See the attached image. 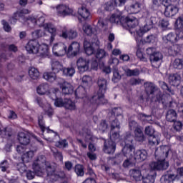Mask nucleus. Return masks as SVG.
<instances>
[{
    "instance_id": "4",
    "label": "nucleus",
    "mask_w": 183,
    "mask_h": 183,
    "mask_svg": "<svg viewBox=\"0 0 183 183\" xmlns=\"http://www.w3.org/2000/svg\"><path fill=\"white\" fill-rule=\"evenodd\" d=\"M123 147L122 152L128 157L129 155H132L131 152H134L133 159L135 162H142V161H145L148 157V153L145 149H139L135 151V147H134V136L131 134H127L124 139V144L121 143Z\"/></svg>"
},
{
    "instance_id": "59",
    "label": "nucleus",
    "mask_w": 183,
    "mask_h": 183,
    "mask_svg": "<svg viewBox=\"0 0 183 183\" xmlns=\"http://www.w3.org/2000/svg\"><path fill=\"white\" fill-rule=\"evenodd\" d=\"M182 127H183L182 122H181L180 121L174 122L173 125L174 129H175V131H177V132H179V131L182 129Z\"/></svg>"
},
{
    "instance_id": "28",
    "label": "nucleus",
    "mask_w": 183,
    "mask_h": 183,
    "mask_svg": "<svg viewBox=\"0 0 183 183\" xmlns=\"http://www.w3.org/2000/svg\"><path fill=\"white\" fill-rule=\"evenodd\" d=\"M168 82L172 86H178L181 84V76L178 74H170Z\"/></svg>"
},
{
    "instance_id": "7",
    "label": "nucleus",
    "mask_w": 183,
    "mask_h": 183,
    "mask_svg": "<svg viewBox=\"0 0 183 183\" xmlns=\"http://www.w3.org/2000/svg\"><path fill=\"white\" fill-rule=\"evenodd\" d=\"M83 32L87 36H95L94 42H89L87 40L84 41V48L86 55H92L95 52V49L99 46V41L97 38V29L93 28L92 25L85 24L82 26Z\"/></svg>"
},
{
    "instance_id": "24",
    "label": "nucleus",
    "mask_w": 183,
    "mask_h": 183,
    "mask_svg": "<svg viewBox=\"0 0 183 183\" xmlns=\"http://www.w3.org/2000/svg\"><path fill=\"white\" fill-rule=\"evenodd\" d=\"M179 8L178 7V4L174 3V4H170L164 9V15L167 18H172L178 14Z\"/></svg>"
},
{
    "instance_id": "14",
    "label": "nucleus",
    "mask_w": 183,
    "mask_h": 183,
    "mask_svg": "<svg viewBox=\"0 0 183 183\" xmlns=\"http://www.w3.org/2000/svg\"><path fill=\"white\" fill-rule=\"evenodd\" d=\"M54 105L58 108H62V107H64L66 109H70V111H75V109H76V106L72 100L68 99H64L63 100L61 97H57L56 99Z\"/></svg>"
},
{
    "instance_id": "37",
    "label": "nucleus",
    "mask_w": 183,
    "mask_h": 183,
    "mask_svg": "<svg viewBox=\"0 0 183 183\" xmlns=\"http://www.w3.org/2000/svg\"><path fill=\"white\" fill-rule=\"evenodd\" d=\"M134 135L136 141H138L139 142H142V141H144V132H142V129H141V127H137L134 130Z\"/></svg>"
},
{
    "instance_id": "33",
    "label": "nucleus",
    "mask_w": 183,
    "mask_h": 183,
    "mask_svg": "<svg viewBox=\"0 0 183 183\" xmlns=\"http://www.w3.org/2000/svg\"><path fill=\"white\" fill-rule=\"evenodd\" d=\"M51 69L54 72V74H58L59 71H62L64 69V66L61 62L58 61L53 60L51 63Z\"/></svg>"
},
{
    "instance_id": "32",
    "label": "nucleus",
    "mask_w": 183,
    "mask_h": 183,
    "mask_svg": "<svg viewBox=\"0 0 183 183\" xmlns=\"http://www.w3.org/2000/svg\"><path fill=\"white\" fill-rule=\"evenodd\" d=\"M61 91L65 95H69V94H74V86H71L68 81H64L61 84Z\"/></svg>"
},
{
    "instance_id": "6",
    "label": "nucleus",
    "mask_w": 183,
    "mask_h": 183,
    "mask_svg": "<svg viewBox=\"0 0 183 183\" xmlns=\"http://www.w3.org/2000/svg\"><path fill=\"white\" fill-rule=\"evenodd\" d=\"M99 86L98 94H94L89 100V102L93 107L94 109L98 108V105H104L107 104L108 101L105 99L104 94L108 89V81L102 77L99 78L97 81Z\"/></svg>"
},
{
    "instance_id": "41",
    "label": "nucleus",
    "mask_w": 183,
    "mask_h": 183,
    "mask_svg": "<svg viewBox=\"0 0 183 183\" xmlns=\"http://www.w3.org/2000/svg\"><path fill=\"white\" fill-rule=\"evenodd\" d=\"M29 75L31 79H38L39 78V71L35 67H31L29 70Z\"/></svg>"
},
{
    "instance_id": "9",
    "label": "nucleus",
    "mask_w": 183,
    "mask_h": 183,
    "mask_svg": "<svg viewBox=\"0 0 183 183\" xmlns=\"http://www.w3.org/2000/svg\"><path fill=\"white\" fill-rule=\"evenodd\" d=\"M26 51L29 54H39L40 56H49V46L46 44H39L36 40H30L26 46Z\"/></svg>"
},
{
    "instance_id": "21",
    "label": "nucleus",
    "mask_w": 183,
    "mask_h": 183,
    "mask_svg": "<svg viewBox=\"0 0 183 183\" xmlns=\"http://www.w3.org/2000/svg\"><path fill=\"white\" fill-rule=\"evenodd\" d=\"M77 69L80 74H84L89 69V59L80 57L76 61Z\"/></svg>"
},
{
    "instance_id": "49",
    "label": "nucleus",
    "mask_w": 183,
    "mask_h": 183,
    "mask_svg": "<svg viewBox=\"0 0 183 183\" xmlns=\"http://www.w3.org/2000/svg\"><path fill=\"white\" fill-rule=\"evenodd\" d=\"M9 169V163H8V161L4 160L0 163V169L2 172H9V171H8Z\"/></svg>"
},
{
    "instance_id": "17",
    "label": "nucleus",
    "mask_w": 183,
    "mask_h": 183,
    "mask_svg": "<svg viewBox=\"0 0 183 183\" xmlns=\"http://www.w3.org/2000/svg\"><path fill=\"white\" fill-rule=\"evenodd\" d=\"M34 102L35 104H37V105H39L41 108H43V109L45 111L47 115H49V117H52V114H54V110H52V108H51V104L46 102L45 98L36 97L34 99Z\"/></svg>"
},
{
    "instance_id": "18",
    "label": "nucleus",
    "mask_w": 183,
    "mask_h": 183,
    "mask_svg": "<svg viewBox=\"0 0 183 183\" xmlns=\"http://www.w3.org/2000/svg\"><path fill=\"white\" fill-rule=\"evenodd\" d=\"M56 12L59 16H68V15H75L74 9L69 8L66 4H59L56 6Z\"/></svg>"
},
{
    "instance_id": "16",
    "label": "nucleus",
    "mask_w": 183,
    "mask_h": 183,
    "mask_svg": "<svg viewBox=\"0 0 183 183\" xmlns=\"http://www.w3.org/2000/svg\"><path fill=\"white\" fill-rule=\"evenodd\" d=\"M59 36L63 39H75L78 37V31L75 29H68L66 26H63Z\"/></svg>"
},
{
    "instance_id": "13",
    "label": "nucleus",
    "mask_w": 183,
    "mask_h": 183,
    "mask_svg": "<svg viewBox=\"0 0 183 183\" xmlns=\"http://www.w3.org/2000/svg\"><path fill=\"white\" fill-rule=\"evenodd\" d=\"M110 121H112L111 123V132H110V141H112L113 142H121V136L119 135V122H118V119H115L112 120L110 119Z\"/></svg>"
},
{
    "instance_id": "3",
    "label": "nucleus",
    "mask_w": 183,
    "mask_h": 183,
    "mask_svg": "<svg viewBox=\"0 0 183 183\" xmlns=\"http://www.w3.org/2000/svg\"><path fill=\"white\" fill-rule=\"evenodd\" d=\"M112 24H121L123 26H127L132 35L137 34V31L139 28V20L134 16H128L127 17L122 16V12L117 11L116 13L112 14L109 18Z\"/></svg>"
},
{
    "instance_id": "48",
    "label": "nucleus",
    "mask_w": 183,
    "mask_h": 183,
    "mask_svg": "<svg viewBox=\"0 0 183 183\" xmlns=\"http://www.w3.org/2000/svg\"><path fill=\"white\" fill-rule=\"evenodd\" d=\"M60 94L59 89H53L51 92H49V94H47L51 99H53V101H55L58 97L56 95H59Z\"/></svg>"
},
{
    "instance_id": "23",
    "label": "nucleus",
    "mask_w": 183,
    "mask_h": 183,
    "mask_svg": "<svg viewBox=\"0 0 183 183\" xmlns=\"http://www.w3.org/2000/svg\"><path fill=\"white\" fill-rule=\"evenodd\" d=\"M81 46L79 45V43L76 41H73L68 47L66 50V55L69 56V58H71V56H76L78 54H79Z\"/></svg>"
},
{
    "instance_id": "36",
    "label": "nucleus",
    "mask_w": 183,
    "mask_h": 183,
    "mask_svg": "<svg viewBox=\"0 0 183 183\" xmlns=\"http://www.w3.org/2000/svg\"><path fill=\"white\" fill-rule=\"evenodd\" d=\"M43 78L49 82H54L56 79V74H55V72L46 71L43 74Z\"/></svg>"
},
{
    "instance_id": "42",
    "label": "nucleus",
    "mask_w": 183,
    "mask_h": 183,
    "mask_svg": "<svg viewBox=\"0 0 183 183\" xmlns=\"http://www.w3.org/2000/svg\"><path fill=\"white\" fill-rule=\"evenodd\" d=\"M63 75L64 76H74L75 75V68L74 67H67V68H64L62 69Z\"/></svg>"
},
{
    "instance_id": "56",
    "label": "nucleus",
    "mask_w": 183,
    "mask_h": 183,
    "mask_svg": "<svg viewBox=\"0 0 183 183\" xmlns=\"http://www.w3.org/2000/svg\"><path fill=\"white\" fill-rule=\"evenodd\" d=\"M145 134L146 135H149V137H152L154 134H155V129L152 127V126H149L145 128Z\"/></svg>"
},
{
    "instance_id": "25",
    "label": "nucleus",
    "mask_w": 183,
    "mask_h": 183,
    "mask_svg": "<svg viewBox=\"0 0 183 183\" xmlns=\"http://www.w3.org/2000/svg\"><path fill=\"white\" fill-rule=\"evenodd\" d=\"M125 2H127V0H112L105 4L104 9L106 11H113V9H115V6H122L125 5Z\"/></svg>"
},
{
    "instance_id": "44",
    "label": "nucleus",
    "mask_w": 183,
    "mask_h": 183,
    "mask_svg": "<svg viewBox=\"0 0 183 183\" xmlns=\"http://www.w3.org/2000/svg\"><path fill=\"white\" fill-rule=\"evenodd\" d=\"M141 11V4L139 3H135L129 7V14H138Z\"/></svg>"
},
{
    "instance_id": "20",
    "label": "nucleus",
    "mask_w": 183,
    "mask_h": 183,
    "mask_svg": "<svg viewBox=\"0 0 183 183\" xmlns=\"http://www.w3.org/2000/svg\"><path fill=\"white\" fill-rule=\"evenodd\" d=\"M77 14L78 19L80 22H82V21H91L92 19V14H91L89 9L86 6H83L79 8Z\"/></svg>"
},
{
    "instance_id": "63",
    "label": "nucleus",
    "mask_w": 183,
    "mask_h": 183,
    "mask_svg": "<svg viewBox=\"0 0 183 183\" xmlns=\"http://www.w3.org/2000/svg\"><path fill=\"white\" fill-rule=\"evenodd\" d=\"M1 23H2L3 28H4V31H6V32H10V31L12 29L11 28V26H9V24H8V22L5 21V20H2Z\"/></svg>"
},
{
    "instance_id": "61",
    "label": "nucleus",
    "mask_w": 183,
    "mask_h": 183,
    "mask_svg": "<svg viewBox=\"0 0 183 183\" xmlns=\"http://www.w3.org/2000/svg\"><path fill=\"white\" fill-rule=\"evenodd\" d=\"M139 118L141 121H143V122H149V121H151V116H147L144 114H140Z\"/></svg>"
},
{
    "instance_id": "22",
    "label": "nucleus",
    "mask_w": 183,
    "mask_h": 183,
    "mask_svg": "<svg viewBox=\"0 0 183 183\" xmlns=\"http://www.w3.org/2000/svg\"><path fill=\"white\" fill-rule=\"evenodd\" d=\"M167 177L173 183H183V167L177 168V174H170Z\"/></svg>"
},
{
    "instance_id": "38",
    "label": "nucleus",
    "mask_w": 183,
    "mask_h": 183,
    "mask_svg": "<svg viewBox=\"0 0 183 183\" xmlns=\"http://www.w3.org/2000/svg\"><path fill=\"white\" fill-rule=\"evenodd\" d=\"M166 119L169 122H175L177 119V112L174 109H170L167 112Z\"/></svg>"
},
{
    "instance_id": "34",
    "label": "nucleus",
    "mask_w": 183,
    "mask_h": 183,
    "mask_svg": "<svg viewBox=\"0 0 183 183\" xmlns=\"http://www.w3.org/2000/svg\"><path fill=\"white\" fill-rule=\"evenodd\" d=\"M33 157H34V152L32 151L25 152L21 154V161L24 164L31 162V161H32Z\"/></svg>"
},
{
    "instance_id": "62",
    "label": "nucleus",
    "mask_w": 183,
    "mask_h": 183,
    "mask_svg": "<svg viewBox=\"0 0 183 183\" xmlns=\"http://www.w3.org/2000/svg\"><path fill=\"white\" fill-rule=\"evenodd\" d=\"M67 146H68V142L65 139L59 141L56 144V147H58V148H65Z\"/></svg>"
},
{
    "instance_id": "64",
    "label": "nucleus",
    "mask_w": 183,
    "mask_h": 183,
    "mask_svg": "<svg viewBox=\"0 0 183 183\" xmlns=\"http://www.w3.org/2000/svg\"><path fill=\"white\" fill-rule=\"evenodd\" d=\"M114 77H113V81L114 82H118L119 79H121V76L119 75V73L118 72L117 69H114Z\"/></svg>"
},
{
    "instance_id": "47",
    "label": "nucleus",
    "mask_w": 183,
    "mask_h": 183,
    "mask_svg": "<svg viewBox=\"0 0 183 183\" xmlns=\"http://www.w3.org/2000/svg\"><path fill=\"white\" fill-rule=\"evenodd\" d=\"M124 72L127 74V76H138V75H139V70H138V69L134 70L127 69L124 70Z\"/></svg>"
},
{
    "instance_id": "53",
    "label": "nucleus",
    "mask_w": 183,
    "mask_h": 183,
    "mask_svg": "<svg viewBox=\"0 0 183 183\" xmlns=\"http://www.w3.org/2000/svg\"><path fill=\"white\" fill-rule=\"evenodd\" d=\"M31 35L34 39H36L44 36V35H45V32H44L42 30H36L31 33Z\"/></svg>"
},
{
    "instance_id": "57",
    "label": "nucleus",
    "mask_w": 183,
    "mask_h": 183,
    "mask_svg": "<svg viewBox=\"0 0 183 183\" xmlns=\"http://www.w3.org/2000/svg\"><path fill=\"white\" fill-rule=\"evenodd\" d=\"M99 131H102V132H105L108 129V124L105 120L101 122L100 124L98 127Z\"/></svg>"
},
{
    "instance_id": "26",
    "label": "nucleus",
    "mask_w": 183,
    "mask_h": 183,
    "mask_svg": "<svg viewBox=\"0 0 183 183\" xmlns=\"http://www.w3.org/2000/svg\"><path fill=\"white\" fill-rule=\"evenodd\" d=\"M117 144H115V142L108 140L104 142L103 151L106 154H114V152H115Z\"/></svg>"
},
{
    "instance_id": "31",
    "label": "nucleus",
    "mask_w": 183,
    "mask_h": 183,
    "mask_svg": "<svg viewBox=\"0 0 183 183\" xmlns=\"http://www.w3.org/2000/svg\"><path fill=\"white\" fill-rule=\"evenodd\" d=\"M129 175L133 179H135V181H141V179H144V176H142L141 170L138 168L131 169L129 171Z\"/></svg>"
},
{
    "instance_id": "39",
    "label": "nucleus",
    "mask_w": 183,
    "mask_h": 183,
    "mask_svg": "<svg viewBox=\"0 0 183 183\" xmlns=\"http://www.w3.org/2000/svg\"><path fill=\"white\" fill-rule=\"evenodd\" d=\"M83 86L89 88L92 85V77L91 76H84L81 79Z\"/></svg>"
},
{
    "instance_id": "27",
    "label": "nucleus",
    "mask_w": 183,
    "mask_h": 183,
    "mask_svg": "<svg viewBox=\"0 0 183 183\" xmlns=\"http://www.w3.org/2000/svg\"><path fill=\"white\" fill-rule=\"evenodd\" d=\"M18 139L22 145H28L31 142V134L28 132H21L18 134Z\"/></svg>"
},
{
    "instance_id": "55",
    "label": "nucleus",
    "mask_w": 183,
    "mask_h": 183,
    "mask_svg": "<svg viewBox=\"0 0 183 183\" xmlns=\"http://www.w3.org/2000/svg\"><path fill=\"white\" fill-rule=\"evenodd\" d=\"M161 87L162 88V89H164V91H168L169 95H174V94H175V92H174V90L169 89V87H168V85L167 84V83L165 82H162L160 83Z\"/></svg>"
},
{
    "instance_id": "30",
    "label": "nucleus",
    "mask_w": 183,
    "mask_h": 183,
    "mask_svg": "<svg viewBox=\"0 0 183 183\" xmlns=\"http://www.w3.org/2000/svg\"><path fill=\"white\" fill-rule=\"evenodd\" d=\"M86 87H84V86H79L75 91V96L76 98L84 99L85 98L86 99H88L86 97Z\"/></svg>"
},
{
    "instance_id": "58",
    "label": "nucleus",
    "mask_w": 183,
    "mask_h": 183,
    "mask_svg": "<svg viewBox=\"0 0 183 183\" xmlns=\"http://www.w3.org/2000/svg\"><path fill=\"white\" fill-rule=\"evenodd\" d=\"M178 46L177 45H173L172 46L169 47L168 49V53L169 55H177L178 54Z\"/></svg>"
},
{
    "instance_id": "54",
    "label": "nucleus",
    "mask_w": 183,
    "mask_h": 183,
    "mask_svg": "<svg viewBox=\"0 0 183 183\" xmlns=\"http://www.w3.org/2000/svg\"><path fill=\"white\" fill-rule=\"evenodd\" d=\"M16 152L19 154L20 155H22L24 154V152H26V144H22L18 145L16 147Z\"/></svg>"
},
{
    "instance_id": "29",
    "label": "nucleus",
    "mask_w": 183,
    "mask_h": 183,
    "mask_svg": "<svg viewBox=\"0 0 183 183\" xmlns=\"http://www.w3.org/2000/svg\"><path fill=\"white\" fill-rule=\"evenodd\" d=\"M39 95H49V86L48 84H41L36 87Z\"/></svg>"
},
{
    "instance_id": "2",
    "label": "nucleus",
    "mask_w": 183,
    "mask_h": 183,
    "mask_svg": "<svg viewBox=\"0 0 183 183\" xmlns=\"http://www.w3.org/2000/svg\"><path fill=\"white\" fill-rule=\"evenodd\" d=\"M33 169L39 177H44L46 174L48 178L52 181H56L58 178H64L65 173L60 172L58 174L55 169L51 167L49 162H46V159L44 156L38 157L33 164Z\"/></svg>"
},
{
    "instance_id": "5",
    "label": "nucleus",
    "mask_w": 183,
    "mask_h": 183,
    "mask_svg": "<svg viewBox=\"0 0 183 183\" xmlns=\"http://www.w3.org/2000/svg\"><path fill=\"white\" fill-rule=\"evenodd\" d=\"M170 151L171 147L169 146H161L160 148L156 149L154 155L157 162H153L150 164L151 169H153V171H155V169L157 171L167 169L169 167V163L165 161V159L168 157Z\"/></svg>"
},
{
    "instance_id": "51",
    "label": "nucleus",
    "mask_w": 183,
    "mask_h": 183,
    "mask_svg": "<svg viewBox=\"0 0 183 183\" xmlns=\"http://www.w3.org/2000/svg\"><path fill=\"white\" fill-rule=\"evenodd\" d=\"M135 165V160L132 158L125 160L123 163L124 168H128L129 167H133Z\"/></svg>"
},
{
    "instance_id": "45",
    "label": "nucleus",
    "mask_w": 183,
    "mask_h": 183,
    "mask_svg": "<svg viewBox=\"0 0 183 183\" xmlns=\"http://www.w3.org/2000/svg\"><path fill=\"white\" fill-rule=\"evenodd\" d=\"M157 41H158V39L157 38V36L152 34V35L147 36L145 38L144 44H153L154 45H155Z\"/></svg>"
},
{
    "instance_id": "15",
    "label": "nucleus",
    "mask_w": 183,
    "mask_h": 183,
    "mask_svg": "<svg viewBox=\"0 0 183 183\" xmlns=\"http://www.w3.org/2000/svg\"><path fill=\"white\" fill-rule=\"evenodd\" d=\"M39 125L40 129H41V132L44 134V138L46 139L47 141H52V137H57L58 134L54 132L49 128H45V124L44 123V120L42 117H39Z\"/></svg>"
},
{
    "instance_id": "50",
    "label": "nucleus",
    "mask_w": 183,
    "mask_h": 183,
    "mask_svg": "<svg viewBox=\"0 0 183 183\" xmlns=\"http://www.w3.org/2000/svg\"><path fill=\"white\" fill-rule=\"evenodd\" d=\"M107 56V52L105 50L102 49H97L96 52V58L97 59H102V58H105Z\"/></svg>"
},
{
    "instance_id": "19",
    "label": "nucleus",
    "mask_w": 183,
    "mask_h": 183,
    "mask_svg": "<svg viewBox=\"0 0 183 183\" xmlns=\"http://www.w3.org/2000/svg\"><path fill=\"white\" fill-rule=\"evenodd\" d=\"M52 53L54 56H64L66 55V45L62 42H58L53 45Z\"/></svg>"
},
{
    "instance_id": "12",
    "label": "nucleus",
    "mask_w": 183,
    "mask_h": 183,
    "mask_svg": "<svg viewBox=\"0 0 183 183\" xmlns=\"http://www.w3.org/2000/svg\"><path fill=\"white\" fill-rule=\"evenodd\" d=\"M80 135L82 137V139L85 142H89V150L92 152H94L96 151L95 146L93 144H90L91 142H96V141H98V138L97 137L92 135V133L91 132V130L88 129L87 128H84L80 132Z\"/></svg>"
},
{
    "instance_id": "60",
    "label": "nucleus",
    "mask_w": 183,
    "mask_h": 183,
    "mask_svg": "<svg viewBox=\"0 0 183 183\" xmlns=\"http://www.w3.org/2000/svg\"><path fill=\"white\" fill-rule=\"evenodd\" d=\"M17 169L21 172V174H24L26 171V166L25 165V163L21 162L17 164Z\"/></svg>"
},
{
    "instance_id": "10",
    "label": "nucleus",
    "mask_w": 183,
    "mask_h": 183,
    "mask_svg": "<svg viewBox=\"0 0 183 183\" xmlns=\"http://www.w3.org/2000/svg\"><path fill=\"white\" fill-rule=\"evenodd\" d=\"M146 54L149 56V61L153 68H159L162 64V53L157 51L154 47H149L146 49Z\"/></svg>"
},
{
    "instance_id": "8",
    "label": "nucleus",
    "mask_w": 183,
    "mask_h": 183,
    "mask_svg": "<svg viewBox=\"0 0 183 183\" xmlns=\"http://www.w3.org/2000/svg\"><path fill=\"white\" fill-rule=\"evenodd\" d=\"M174 26L176 28V33H169L167 35L163 36L162 39L164 44H168L170 42L171 44H175L179 41V39H182L183 38V14L179 16L175 22Z\"/></svg>"
},
{
    "instance_id": "52",
    "label": "nucleus",
    "mask_w": 183,
    "mask_h": 183,
    "mask_svg": "<svg viewBox=\"0 0 183 183\" xmlns=\"http://www.w3.org/2000/svg\"><path fill=\"white\" fill-rule=\"evenodd\" d=\"M74 171L76 175L82 177L84 175V166L81 164L76 165Z\"/></svg>"
},
{
    "instance_id": "35",
    "label": "nucleus",
    "mask_w": 183,
    "mask_h": 183,
    "mask_svg": "<svg viewBox=\"0 0 183 183\" xmlns=\"http://www.w3.org/2000/svg\"><path fill=\"white\" fill-rule=\"evenodd\" d=\"M144 88L147 94L148 95H152L154 92L156 91L155 84L151 82H146L144 83Z\"/></svg>"
},
{
    "instance_id": "43",
    "label": "nucleus",
    "mask_w": 183,
    "mask_h": 183,
    "mask_svg": "<svg viewBox=\"0 0 183 183\" xmlns=\"http://www.w3.org/2000/svg\"><path fill=\"white\" fill-rule=\"evenodd\" d=\"M0 135L2 137V138H9V137H11V132L9 131V129L4 128L1 122H0Z\"/></svg>"
},
{
    "instance_id": "11",
    "label": "nucleus",
    "mask_w": 183,
    "mask_h": 183,
    "mask_svg": "<svg viewBox=\"0 0 183 183\" xmlns=\"http://www.w3.org/2000/svg\"><path fill=\"white\" fill-rule=\"evenodd\" d=\"M145 22L146 24L144 26L139 27L137 30H136V35L134 36L137 41H138V38H141L144 34H147V32L152 28L153 25L158 22V20L149 14L146 18Z\"/></svg>"
},
{
    "instance_id": "1",
    "label": "nucleus",
    "mask_w": 183,
    "mask_h": 183,
    "mask_svg": "<svg viewBox=\"0 0 183 183\" xmlns=\"http://www.w3.org/2000/svg\"><path fill=\"white\" fill-rule=\"evenodd\" d=\"M31 11L24 9L22 10H19L17 12L14 13L12 18L10 19L11 24H16L17 19L21 18L23 21H25L30 26V28H35V26H42L44 31H46L50 34V44H52L55 41V36H56V28L54 24L51 23H45V18L46 16L45 14H41L39 16L38 19L34 16H29L25 19L24 15L30 14Z\"/></svg>"
},
{
    "instance_id": "40",
    "label": "nucleus",
    "mask_w": 183,
    "mask_h": 183,
    "mask_svg": "<svg viewBox=\"0 0 183 183\" xmlns=\"http://www.w3.org/2000/svg\"><path fill=\"white\" fill-rule=\"evenodd\" d=\"M161 134L158 133L156 136H151L149 137V145H158L159 144V141H161L160 137Z\"/></svg>"
},
{
    "instance_id": "46",
    "label": "nucleus",
    "mask_w": 183,
    "mask_h": 183,
    "mask_svg": "<svg viewBox=\"0 0 183 183\" xmlns=\"http://www.w3.org/2000/svg\"><path fill=\"white\" fill-rule=\"evenodd\" d=\"M172 66L175 69H182L183 68V58L182 59H175L172 63Z\"/></svg>"
}]
</instances>
